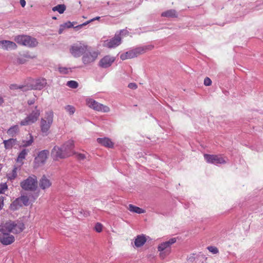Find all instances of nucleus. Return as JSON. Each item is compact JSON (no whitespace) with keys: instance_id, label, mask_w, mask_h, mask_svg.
<instances>
[{"instance_id":"1","label":"nucleus","mask_w":263,"mask_h":263,"mask_svg":"<svg viewBox=\"0 0 263 263\" xmlns=\"http://www.w3.org/2000/svg\"><path fill=\"white\" fill-rule=\"evenodd\" d=\"M24 229V224L22 222L8 221L0 226V242L4 245H9L13 243L15 238L9 233L18 234Z\"/></svg>"},{"instance_id":"2","label":"nucleus","mask_w":263,"mask_h":263,"mask_svg":"<svg viewBox=\"0 0 263 263\" xmlns=\"http://www.w3.org/2000/svg\"><path fill=\"white\" fill-rule=\"evenodd\" d=\"M14 40L19 45L29 47H34L38 44L36 39L27 35H17L15 36Z\"/></svg>"},{"instance_id":"3","label":"nucleus","mask_w":263,"mask_h":263,"mask_svg":"<svg viewBox=\"0 0 263 263\" xmlns=\"http://www.w3.org/2000/svg\"><path fill=\"white\" fill-rule=\"evenodd\" d=\"M88 46L78 42L71 45L69 48V52L74 58H79L88 50Z\"/></svg>"},{"instance_id":"4","label":"nucleus","mask_w":263,"mask_h":263,"mask_svg":"<svg viewBox=\"0 0 263 263\" xmlns=\"http://www.w3.org/2000/svg\"><path fill=\"white\" fill-rule=\"evenodd\" d=\"M176 242V238H172L168 241L161 243L158 247V250L160 252L159 256L164 258L171 252V246Z\"/></svg>"},{"instance_id":"5","label":"nucleus","mask_w":263,"mask_h":263,"mask_svg":"<svg viewBox=\"0 0 263 263\" xmlns=\"http://www.w3.org/2000/svg\"><path fill=\"white\" fill-rule=\"evenodd\" d=\"M53 121V112L51 110L47 111L44 118L41 120V131L47 133Z\"/></svg>"},{"instance_id":"6","label":"nucleus","mask_w":263,"mask_h":263,"mask_svg":"<svg viewBox=\"0 0 263 263\" xmlns=\"http://www.w3.org/2000/svg\"><path fill=\"white\" fill-rule=\"evenodd\" d=\"M148 49L147 47H139L129 50L125 53L120 55V59L122 60L133 59L138 55L145 53Z\"/></svg>"},{"instance_id":"7","label":"nucleus","mask_w":263,"mask_h":263,"mask_svg":"<svg viewBox=\"0 0 263 263\" xmlns=\"http://www.w3.org/2000/svg\"><path fill=\"white\" fill-rule=\"evenodd\" d=\"M37 181L35 176H29L26 179L22 181L20 183L21 186L26 191H33L37 187Z\"/></svg>"},{"instance_id":"8","label":"nucleus","mask_w":263,"mask_h":263,"mask_svg":"<svg viewBox=\"0 0 263 263\" xmlns=\"http://www.w3.org/2000/svg\"><path fill=\"white\" fill-rule=\"evenodd\" d=\"M40 116V110L37 109V106L35 107V109L33 110L28 116L24 120L21 121V126H26L31 125L37 121Z\"/></svg>"},{"instance_id":"9","label":"nucleus","mask_w":263,"mask_h":263,"mask_svg":"<svg viewBox=\"0 0 263 263\" xmlns=\"http://www.w3.org/2000/svg\"><path fill=\"white\" fill-rule=\"evenodd\" d=\"M87 105L98 111L103 112H108L110 111L108 106L100 104L92 99H87L86 100Z\"/></svg>"},{"instance_id":"10","label":"nucleus","mask_w":263,"mask_h":263,"mask_svg":"<svg viewBox=\"0 0 263 263\" xmlns=\"http://www.w3.org/2000/svg\"><path fill=\"white\" fill-rule=\"evenodd\" d=\"M99 53L94 50H90L88 47V50L83 55L82 60L85 65L93 62L97 59Z\"/></svg>"},{"instance_id":"11","label":"nucleus","mask_w":263,"mask_h":263,"mask_svg":"<svg viewBox=\"0 0 263 263\" xmlns=\"http://www.w3.org/2000/svg\"><path fill=\"white\" fill-rule=\"evenodd\" d=\"M49 152L48 150H43L39 153L37 156L34 158V167H38L44 165L49 156Z\"/></svg>"},{"instance_id":"12","label":"nucleus","mask_w":263,"mask_h":263,"mask_svg":"<svg viewBox=\"0 0 263 263\" xmlns=\"http://www.w3.org/2000/svg\"><path fill=\"white\" fill-rule=\"evenodd\" d=\"M204 158L207 163L214 164H224L226 163L224 158L220 155H210L205 154Z\"/></svg>"},{"instance_id":"13","label":"nucleus","mask_w":263,"mask_h":263,"mask_svg":"<svg viewBox=\"0 0 263 263\" xmlns=\"http://www.w3.org/2000/svg\"><path fill=\"white\" fill-rule=\"evenodd\" d=\"M121 43V37L116 33L112 38L104 41L103 45L105 47L111 49L119 46Z\"/></svg>"},{"instance_id":"14","label":"nucleus","mask_w":263,"mask_h":263,"mask_svg":"<svg viewBox=\"0 0 263 263\" xmlns=\"http://www.w3.org/2000/svg\"><path fill=\"white\" fill-rule=\"evenodd\" d=\"M51 156L53 159L55 160L68 157L62 147L58 146H55L53 148L51 151Z\"/></svg>"},{"instance_id":"15","label":"nucleus","mask_w":263,"mask_h":263,"mask_svg":"<svg viewBox=\"0 0 263 263\" xmlns=\"http://www.w3.org/2000/svg\"><path fill=\"white\" fill-rule=\"evenodd\" d=\"M115 61V58L109 55L103 57L99 61L98 65L103 68L110 67Z\"/></svg>"},{"instance_id":"16","label":"nucleus","mask_w":263,"mask_h":263,"mask_svg":"<svg viewBox=\"0 0 263 263\" xmlns=\"http://www.w3.org/2000/svg\"><path fill=\"white\" fill-rule=\"evenodd\" d=\"M74 145V141L72 140H69L62 146L63 149L68 157L73 154V149Z\"/></svg>"},{"instance_id":"17","label":"nucleus","mask_w":263,"mask_h":263,"mask_svg":"<svg viewBox=\"0 0 263 263\" xmlns=\"http://www.w3.org/2000/svg\"><path fill=\"white\" fill-rule=\"evenodd\" d=\"M17 47L16 43L12 41L7 40L0 41V48L4 50L15 49Z\"/></svg>"},{"instance_id":"18","label":"nucleus","mask_w":263,"mask_h":263,"mask_svg":"<svg viewBox=\"0 0 263 263\" xmlns=\"http://www.w3.org/2000/svg\"><path fill=\"white\" fill-rule=\"evenodd\" d=\"M47 85V81L44 78H40L35 80L31 85V89L34 90H41Z\"/></svg>"},{"instance_id":"19","label":"nucleus","mask_w":263,"mask_h":263,"mask_svg":"<svg viewBox=\"0 0 263 263\" xmlns=\"http://www.w3.org/2000/svg\"><path fill=\"white\" fill-rule=\"evenodd\" d=\"M52 185V182L50 179L45 176H43L39 181V186L42 190H45L49 189Z\"/></svg>"},{"instance_id":"20","label":"nucleus","mask_w":263,"mask_h":263,"mask_svg":"<svg viewBox=\"0 0 263 263\" xmlns=\"http://www.w3.org/2000/svg\"><path fill=\"white\" fill-rule=\"evenodd\" d=\"M97 142L102 145L108 147L112 148L114 147V143L108 138H99L97 139Z\"/></svg>"},{"instance_id":"21","label":"nucleus","mask_w":263,"mask_h":263,"mask_svg":"<svg viewBox=\"0 0 263 263\" xmlns=\"http://www.w3.org/2000/svg\"><path fill=\"white\" fill-rule=\"evenodd\" d=\"M28 152V149H23L19 153L16 159V162L20 163L21 166L24 164L23 161L26 158Z\"/></svg>"},{"instance_id":"22","label":"nucleus","mask_w":263,"mask_h":263,"mask_svg":"<svg viewBox=\"0 0 263 263\" xmlns=\"http://www.w3.org/2000/svg\"><path fill=\"white\" fill-rule=\"evenodd\" d=\"M146 239L143 235H138L135 240V245L136 247H141L144 245Z\"/></svg>"},{"instance_id":"23","label":"nucleus","mask_w":263,"mask_h":263,"mask_svg":"<svg viewBox=\"0 0 263 263\" xmlns=\"http://www.w3.org/2000/svg\"><path fill=\"white\" fill-rule=\"evenodd\" d=\"M20 129L18 125H15L10 127L7 133L10 136L13 137L15 136L19 132Z\"/></svg>"},{"instance_id":"24","label":"nucleus","mask_w":263,"mask_h":263,"mask_svg":"<svg viewBox=\"0 0 263 263\" xmlns=\"http://www.w3.org/2000/svg\"><path fill=\"white\" fill-rule=\"evenodd\" d=\"M128 210L131 212L137 214H142L145 212V211L143 209L131 204L128 205Z\"/></svg>"},{"instance_id":"25","label":"nucleus","mask_w":263,"mask_h":263,"mask_svg":"<svg viewBox=\"0 0 263 263\" xmlns=\"http://www.w3.org/2000/svg\"><path fill=\"white\" fill-rule=\"evenodd\" d=\"M17 168L16 166H14L13 170L10 173H8L6 175V177L8 180H10L11 181L15 179L17 176Z\"/></svg>"},{"instance_id":"26","label":"nucleus","mask_w":263,"mask_h":263,"mask_svg":"<svg viewBox=\"0 0 263 263\" xmlns=\"http://www.w3.org/2000/svg\"><path fill=\"white\" fill-rule=\"evenodd\" d=\"M3 143L6 149H10L15 144L16 139H10L7 140H4Z\"/></svg>"},{"instance_id":"27","label":"nucleus","mask_w":263,"mask_h":263,"mask_svg":"<svg viewBox=\"0 0 263 263\" xmlns=\"http://www.w3.org/2000/svg\"><path fill=\"white\" fill-rule=\"evenodd\" d=\"M66 7L64 4H59L52 7V10L54 12L58 11L60 14H62L66 10Z\"/></svg>"},{"instance_id":"28","label":"nucleus","mask_w":263,"mask_h":263,"mask_svg":"<svg viewBox=\"0 0 263 263\" xmlns=\"http://www.w3.org/2000/svg\"><path fill=\"white\" fill-rule=\"evenodd\" d=\"M161 16L167 17H176L177 14L175 10L171 9L163 12Z\"/></svg>"},{"instance_id":"29","label":"nucleus","mask_w":263,"mask_h":263,"mask_svg":"<svg viewBox=\"0 0 263 263\" xmlns=\"http://www.w3.org/2000/svg\"><path fill=\"white\" fill-rule=\"evenodd\" d=\"M22 206L19 198L16 199L10 205V209L12 211H15Z\"/></svg>"},{"instance_id":"30","label":"nucleus","mask_w":263,"mask_h":263,"mask_svg":"<svg viewBox=\"0 0 263 263\" xmlns=\"http://www.w3.org/2000/svg\"><path fill=\"white\" fill-rule=\"evenodd\" d=\"M33 142V136L29 134V139L28 140H23L21 142V146L24 147L30 146Z\"/></svg>"},{"instance_id":"31","label":"nucleus","mask_w":263,"mask_h":263,"mask_svg":"<svg viewBox=\"0 0 263 263\" xmlns=\"http://www.w3.org/2000/svg\"><path fill=\"white\" fill-rule=\"evenodd\" d=\"M21 202L23 203L24 205H28L29 204V198L27 196L23 195L18 198Z\"/></svg>"},{"instance_id":"32","label":"nucleus","mask_w":263,"mask_h":263,"mask_svg":"<svg viewBox=\"0 0 263 263\" xmlns=\"http://www.w3.org/2000/svg\"><path fill=\"white\" fill-rule=\"evenodd\" d=\"M65 109L70 115H73L76 111L74 107L72 105L66 106L65 107Z\"/></svg>"},{"instance_id":"33","label":"nucleus","mask_w":263,"mask_h":263,"mask_svg":"<svg viewBox=\"0 0 263 263\" xmlns=\"http://www.w3.org/2000/svg\"><path fill=\"white\" fill-rule=\"evenodd\" d=\"M66 85L71 88H77L79 85L77 82L72 80L68 81Z\"/></svg>"},{"instance_id":"34","label":"nucleus","mask_w":263,"mask_h":263,"mask_svg":"<svg viewBox=\"0 0 263 263\" xmlns=\"http://www.w3.org/2000/svg\"><path fill=\"white\" fill-rule=\"evenodd\" d=\"M73 154L76 155V158L79 160H83L86 158V155L79 153H74Z\"/></svg>"},{"instance_id":"35","label":"nucleus","mask_w":263,"mask_h":263,"mask_svg":"<svg viewBox=\"0 0 263 263\" xmlns=\"http://www.w3.org/2000/svg\"><path fill=\"white\" fill-rule=\"evenodd\" d=\"M100 18V17H99V16H97L96 17H95V18H92V19H91V20H89V21H87V22H86L84 23H83V24H81V25H78V26H76L75 28H82L83 26H85V25H86L88 24L89 23H90V22H92V21H95V20H99Z\"/></svg>"},{"instance_id":"36","label":"nucleus","mask_w":263,"mask_h":263,"mask_svg":"<svg viewBox=\"0 0 263 263\" xmlns=\"http://www.w3.org/2000/svg\"><path fill=\"white\" fill-rule=\"evenodd\" d=\"M129 34V31L126 29H122L120 31L119 33H117V35H120L122 37L123 36H126Z\"/></svg>"},{"instance_id":"37","label":"nucleus","mask_w":263,"mask_h":263,"mask_svg":"<svg viewBox=\"0 0 263 263\" xmlns=\"http://www.w3.org/2000/svg\"><path fill=\"white\" fill-rule=\"evenodd\" d=\"M8 186L6 183H1L0 184V194H3L7 190Z\"/></svg>"},{"instance_id":"38","label":"nucleus","mask_w":263,"mask_h":263,"mask_svg":"<svg viewBox=\"0 0 263 263\" xmlns=\"http://www.w3.org/2000/svg\"><path fill=\"white\" fill-rule=\"evenodd\" d=\"M103 226L100 223H97L95 227V230L96 232L100 233L102 231Z\"/></svg>"},{"instance_id":"39","label":"nucleus","mask_w":263,"mask_h":263,"mask_svg":"<svg viewBox=\"0 0 263 263\" xmlns=\"http://www.w3.org/2000/svg\"><path fill=\"white\" fill-rule=\"evenodd\" d=\"M59 70L61 73L63 74H67L69 72H71L70 69L66 67H60Z\"/></svg>"},{"instance_id":"40","label":"nucleus","mask_w":263,"mask_h":263,"mask_svg":"<svg viewBox=\"0 0 263 263\" xmlns=\"http://www.w3.org/2000/svg\"><path fill=\"white\" fill-rule=\"evenodd\" d=\"M208 250L213 254H217L218 253V249L215 247L209 246L207 248Z\"/></svg>"},{"instance_id":"41","label":"nucleus","mask_w":263,"mask_h":263,"mask_svg":"<svg viewBox=\"0 0 263 263\" xmlns=\"http://www.w3.org/2000/svg\"><path fill=\"white\" fill-rule=\"evenodd\" d=\"M204 84L205 86H210L212 84L211 80L208 77L205 78L204 80Z\"/></svg>"},{"instance_id":"42","label":"nucleus","mask_w":263,"mask_h":263,"mask_svg":"<svg viewBox=\"0 0 263 263\" xmlns=\"http://www.w3.org/2000/svg\"><path fill=\"white\" fill-rule=\"evenodd\" d=\"M73 25L70 22H68L67 23H65L64 25H61V27L64 28H70L73 27Z\"/></svg>"},{"instance_id":"43","label":"nucleus","mask_w":263,"mask_h":263,"mask_svg":"<svg viewBox=\"0 0 263 263\" xmlns=\"http://www.w3.org/2000/svg\"><path fill=\"white\" fill-rule=\"evenodd\" d=\"M128 87L133 89H136L137 88V85L135 83H130L128 84Z\"/></svg>"},{"instance_id":"44","label":"nucleus","mask_w":263,"mask_h":263,"mask_svg":"<svg viewBox=\"0 0 263 263\" xmlns=\"http://www.w3.org/2000/svg\"><path fill=\"white\" fill-rule=\"evenodd\" d=\"M4 197L0 196V210H1L4 206Z\"/></svg>"},{"instance_id":"45","label":"nucleus","mask_w":263,"mask_h":263,"mask_svg":"<svg viewBox=\"0 0 263 263\" xmlns=\"http://www.w3.org/2000/svg\"><path fill=\"white\" fill-rule=\"evenodd\" d=\"M35 101V98H34L32 99L28 100V104L29 105H32L34 103Z\"/></svg>"},{"instance_id":"46","label":"nucleus","mask_w":263,"mask_h":263,"mask_svg":"<svg viewBox=\"0 0 263 263\" xmlns=\"http://www.w3.org/2000/svg\"><path fill=\"white\" fill-rule=\"evenodd\" d=\"M20 4L22 7H24L26 5L25 0H20Z\"/></svg>"},{"instance_id":"47","label":"nucleus","mask_w":263,"mask_h":263,"mask_svg":"<svg viewBox=\"0 0 263 263\" xmlns=\"http://www.w3.org/2000/svg\"><path fill=\"white\" fill-rule=\"evenodd\" d=\"M25 57L27 58H28V59H33V58H34V56L31 55L25 54Z\"/></svg>"},{"instance_id":"48","label":"nucleus","mask_w":263,"mask_h":263,"mask_svg":"<svg viewBox=\"0 0 263 263\" xmlns=\"http://www.w3.org/2000/svg\"><path fill=\"white\" fill-rule=\"evenodd\" d=\"M4 103L3 99L0 97V106Z\"/></svg>"},{"instance_id":"49","label":"nucleus","mask_w":263,"mask_h":263,"mask_svg":"<svg viewBox=\"0 0 263 263\" xmlns=\"http://www.w3.org/2000/svg\"><path fill=\"white\" fill-rule=\"evenodd\" d=\"M63 28H64V27H61V26L60 27V28L59 31V32L60 34H61L62 32Z\"/></svg>"},{"instance_id":"50","label":"nucleus","mask_w":263,"mask_h":263,"mask_svg":"<svg viewBox=\"0 0 263 263\" xmlns=\"http://www.w3.org/2000/svg\"><path fill=\"white\" fill-rule=\"evenodd\" d=\"M2 164L0 163V172L1 171L2 169Z\"/></svg>"},{"instance_id":"51","label":"nucleus","mask_w":263,"mask_h":263,"mask_svg":"<svg viewBox=\"0 0 263 263\" xmlns=\"http://www.w3.org/2000/svg\"><path fill=\"white\" fill-rule=\"evenodd\" d=\"M52 19H53V20H56V19H57V17H55V16H54V17H52Z\"/></svg>"}]
</instances>
